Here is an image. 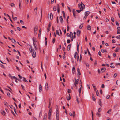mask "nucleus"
I'll return each mask as SVG.
<instances>
[{"label": "nucleus", "instance_id": "obj_1", "mask_svg": "<svg viewBox=\"0 0 120 120\" xmlns=\"http://www.w3.org/2000/svg\"><path fill=\"white\" fill-rule=\"evenodd\" d=\"M78 7H79L80 9L83 10L85 8V5L82 2H81L80 4H78Z\"/></svg>", "mask_w": 120, "mask_h": 120}, {"label": "nucleus", "instance_id": "obj_2", "mask_svg": "<svg viewBox=\"0 0 120 120\" xmlns=\"http://www.w3.org/2000/svg\"><path fill=\"white\" fill-rule=\"evenodd\" d=\"M38 29V26H36L34 28V34H36L37 33Z\"/></svg>", "mask_w": 120, "mask_h": 120}, {"label": "nucleus", "instance_id": "obj_3", "mask_svg": "<svg viewBox=\"0 0 120 120\" xmlns=\"http://www.w3.org/2000/svg\"><path fill=\"white\" fill-rule=\"evenodd\" d=\"M33 52L32 54V56L34 58H35L36 56V52L34 49H33Z\"/></svg>", "mask_w": 120, "mask_h": 120}, {"label": "nucleus", "instance_id": "obj_4", "mask_svg": "<svg viewBox=\"0 0 120 120\" xmlns=\"http://www.w3.org/2000/svg\"><path fill=\"white\" fill-rule=\"evenodd\" d=\"M45 88L46 89V91H47L49 89V86L48 85V84L47 82L45 84Z\"/></svg>", "mask_w": 120, "mask_h": 120}, {"label": "nucleus", "instance_id": "obj_5", "mask_svg": "<svg viewBox=\"0 0 120 120\" xmlns=\"http://www.w3.org/2000/svg\"><path fill=\"white\" fill-rule=\"evenodd\" d=\"M42 89V87L41 84H40L39 85V91L40 92H41Z\"/></svg>", "mask_w": 120, "mask_h": 120}, {"label": "nucleus", "instance_id": "obj_6", "mask_svg": "<svg viewBox=\"0 0 120 120\" xmlns=\"http://www.w3.org/2000/svg\"><path fill=\"white\" fill-rule=\"evenodd\" d=\"M90 14V12L89 11H87L85 12V15L86 16H87Z\"/></svg>", "mask_w": 120, "mask_h": 120}, {"label": "nucleus", "instance_id": "obj_7", "mask_svg": "<svg viewBox=\"0 0 120 120\" xmlns=\"http://www.w3.org/2000/svg\"><path fill=\"white\" fill-rule=\"evenodd\" d=\"M69 96H67L66 97V98L68 100H69L71 99V97L70 94H69Z\"/></svg>", "mask_w": 120, "mask_h": 120}, {"label": "nucleus", "instance_id": "obj_8", "mask_svg": "<svg viewBox=\"0 0 120 120\" xmlns=\"http://www.w3.org/2000/svg\"><path fill=\"white\" fill-rule=\"evenodd\" d=\"M81 32L80 31H79L78 30L77 32V36L78 37H79L80 34Z\"/></svg>", "mask_w": 120, "mask_h": 120}, {"label": "nucleus", "instance_id": "obj_9", "mask_svg": "<svg viewBox=\"0 0 120 120\" xmlns=\"http://www.w3.org/2000/svg\"><path fill=\"white\" fill-rule=\"evenodd\" d=\"M60 19V20L61 23H63V19L62 16H60L59 17Z\"/></svg>", "mask_w": 120, "mask_h": 120}, {"label": "nucleus", "instance_id": "obj_10", "mask_svg": "<svg viewBox=\"0 0 120 120\" xmlns=\"http://www.w3.org/2000/svg\"><path fill=\"white\" fill-rule=\"evenodd\" d=\"M99 104L101 107L102 106V102L100 99L99 100Z\"/></svg>", "mask_w": 120, "mask_h": 120}, {"label": "nucleus", "instance_id": "obj_11", "mask_svg": "<svg viewBox=\"0 0 120 120\" xmlns=\"http://www.w3.org/2000/svg\"><path fill=\"white\" fill-rule=\"evenodd\" d=\"M106 70V69L104 68H102L101 70V71H102V72H104Z\"/></svg>", "mask_w": 120, "mask_h": 120}, {"label": "nucleus", "instance_id": "obj_12", "mask_svg": "<svg viewBox=\"0 0 120 120\" xmlns=\"http://www.w3.org/2000/svg\"><path fill=\"white\" fill-rule=\"evenodd\" d=\"M53 18V15L52 13H51L50 14V19H52Z\"/></svg>", "mask_w": 120, "mask_h": 120}, {"label": "nucleus", "instance_id": "obj_13", "mask_svg": "<svg viewBox=\"0 0 120 120\" xmlns=\"http://www.w3.org/2000/svg\"><path fill=\"white\" fill-rule=\"evenodd\" d=\"M33 49H32V46H30L29 48V50L30 52L32 53L33 52Z\"/></svg>", "mask_w": 120, "mask_h": 120}, {"label": "nucleus", "instance_id": "obj_14", "mask_svg": "<svg viewBox=\"0 0 120 120\" xmlns=\"http://www.w3.org/2000/svg\"><path fill=\"white\" fill-rule=\"evenodd\" d=\"M38 8V7H36V8H35L34 10V13H36V14H37V10H38V9L37 8Z\"/></svg>", "mask_w": 120, "mask_h": 120}, {"label": "nucleus", "instance_id": "obj_15", "mask_svg": "<svg viewBox=\"0 0 120 120\" xmlns=\"http://www.w3.org/2000/svg\"><path fill=\"white\" fill-rule=\"evenodd\" d=\"M11 42L13 43H16V42L15 40L13 38L11 39Z\"/></svg>", "mask_w": 120, "mask_h": 120}, {"label": "nucleus", "instance_id": "obj_16", "mask_svg": "<svg viewBox=\"0 0 120 120\" xmlns=\"http://www.w3.org/2000/svg\"><path fill=\"white\" fill-rule=\"evenodd\" d=\"M92 96L93 100L94 101H95L96 100V99L94 94H92Z\"/></svg>", "mask_w": 120, "mask_h": 120}, {"label": "nucleus", "instance_id": "obj_17", "mask_svg": "<svg viewBox=\"0 0 120 120\" xmlns=\"http://www.w3.org/2000/svg\"><path fill=\"white\" fill-rule=\"evenodd\" d=\"M41 28L39 30V32L38 35V37H40V36L41 34Z\"/></svg>", "mask_w": 120, "mask_h": 120}, {"label": "nucleus", "instance_id": "obj_18", "mask_svg": "<svg viewBox=\"0 0 120 120\" xmlns=\"http://www.w3.org/2000/svg\"><path fill=\"white\" fill-rule=\"evenodd\" d=\"M71 44H70L68 46V51H69L70 50V48L71 47Z\"/></svg>", "mask_w": 120, "mask_h": 120}, {"label": "nucleus", "instance_id": "obj_19", "mask_svg": "<svg viewBox=\"0 0 120 120\" xmlns=\"http://www.w3.org/2000/svg\"><path fill=\"white\" fill-rule=\"evenodd\" d=\"M77 71L79 74V75H81V73L80 72V70L79 68H78L77 69Z\"/></svg>", "mask_w": 120, "mask_h": 120}, {"label": "nucleus", "instance_id": "obj_20", "mask_svg": "<svg viewBox=\"0 0 120 120\" xmlns=\"http://www.w3.org/2000/svg\"><path fill=\"white\" fill-rule=\"evenodd\" d=\"M78 55V53L77 52H75V53L74 55V57L75 59H76L77 57V56Z\"/></svg>", "mask_w": 120, "mask_h": 120}, {"label": "nucleus", "instance_id": "obj_21", "mask_svg": "<svg viewBox=\"0 0 120 120\" xmlns=\"http://www.w3.org/2000/svg\"><path fill=\"white\" fill-rule=\"evenodd\" d=\"M19 8L20 9H21L22 8L21 4L20 1L19 3Z\"/></svg>", "mask_w": 120, "mask_h": 120}, {"label": "nucleus", "instance_id": "obj_22", "mask_svg": "<svg viewBox=\"0 0 120 120\" xmlns=\"http://www.w3.org/2000/svg\"><path fill=\"white\" fill-rule=\"evenodd\" d=\"M120 49V48L119 47H117L116 50H115V51L116 52H117Z\"/></svg>", "mask_w": 120, "mask_h": 120}, {"label": "nucleus", "instance_id": "obj_23", "mask_svg": "<svg viewBox=\"0 0 120 120\" xmlns=\"http://www.w3.org/2000/svg\"><path fill=\"white\" fill-rule=\"evenodd\" d=\"M87 29L89 30H91V26L89 25L87 26Z\"/></svg>", "mask_w": 120, "mask_h": 120}, {"label": "nucleus", "instance_id": "obj_24", "mask_svg": "<svg viewBox=\"0 0 120 120\" xmlns=\"http://www.w3.org/2000/svg\"><path fill=\"white\" fill-rule=\"evenodd\" d=\"M62 13H63V17L64 18H65V15L64 12V11H62Z\"/></svg>", "mask_w": 120, "mask_h": 120}, {"label": "nucleus", "instance_id": "obj_25", "mask_svg": "<svg viewBox=\"0 0 120 120\" xmlns=\"http://www.w3.org/2000/svg\"><path fill=\"white\" fill-rule=\"evenodd\" d=\"M76 11L77 12L79 13L81 11H83V10L82 9H80V10H76Z\"/></svg>", "mask_w": 120, "mask_h": 120}, {"label": "nucleus", "instance_id": "obj_26", "mask_svg": "<svg viewBox=\"0 0 120 120\" xmlns=\"http://www.w3.org/2000/svg\"><path fill=\"white\" fill-rule=\"evenodd\" d=\"M47 114H45L44 115V116L43 118L44 119L46 120L47 118Z\"/></svg>", "mask_w": 120, "mask_h": 120}, {"label": "nucleus", "instance_id": "obj_27", "mask_svg": "<svg viewBox=\"0 0 120 120\" xmlns=\"http://www.w3.org/2000/svg\"><path fill=\"white\" fill-rule=\"evenodd\" d=\"M4 104L6 106H9L8 104L6 102H4Z\"/></svg>", "mask_w": 120, "mask_h": 120}, {"label": "nucleus", "instance_id": "obj_28", "mask_svg": "<svg viewBox=\"0 0 120 120\" xmlns=\"http://www.w3.org/2000/svg\"><path fill=\"white\" fill-rule=\"evenodd\" d=\"M0 66L2 68L4 69H5V67L4 66L3 64L0 63Z\"/></svg>", "mask_w": 120, "mask_h": 120}, {"label": "nucleus", "instance_id": "obj_29", "mask_svg": "<svg viewBox=\"0 0 120 120\" xmlns=\"http://www.w3.org/2000/svg\"><path fill=\"white\" fill-rule=\"evenodd\" d=\"M51 115V113H48V119H49L50 118Z\"/></svg>", "mask_w": 120, "mask_h": 120}, {"label": "nucleus", "instance_id": "obj_30", "mask_svg": "<svg viewBox=\"0 0 120 120\" xmlns=\"http://www.w3.org/2000/svg\"><path fill=\"white\" fill-rule=\"evenodd\" d=\"M72 11H73V14H74H74L75 15H76V14L77 13L75 11V10L74 9H73V10Z\"/></svg>", "mask_w": 120, "mask_h": 120}, {"label": "nucleus", "instance_id": "obj_31", "mask_svg": "<svg viewBox=\"0 0 120 120\" xmlns=\"http://www.w3.org/2000/svg\"><path fill=\"white\" fill-rule=\"evenodd\" d=\"M23 81H25L26 82H28V81L27 80H26V79L25 77H23Z\"/></svg>", "mask_w": 120, "mask_h": 120}, {"label": "nucleus", "instance_id": "obj_32", "mask_svg": "<svg viewBox=\"0 0 120 120\" xmlns=\"http://www.w3.org/2000/svg\"><path fill=\"white\" fill-rule=\"evenodd\" d=\"M85 64L86 65V66L88 68H89V64H88L87 63H85Z\"/></svg>", "mask_w": 120, "mask_h": 120}, {"label": "nucleus", "instance_id": "obj_33", "mask_svg": "<svg viewBox=\"0 0 120 120\" xmlns=\"http://www.w3.org/2000/svg\"><path fill=\"white\" fill-rule=\"evenodd\" d=\"M83 26V24H81L79 26V27L80 29H81Z\"/></svg>", "mask_w": 120, "mask_h": 120}, {"label": "nucleus", "instance_id": "obj_34", "mask_svg": "<svg viewBox=\"0 0 120 120\" xmlns=\"http://www.w3.org/2000/svg\"><path fill=\"white\" fill-rule=\"evenodd\" d=\"M56 34L58 35L59 36L60 35V34L59 32V31L58 30H56Z\"/></svg>", "mask_w": 120, "mask_h": 120}, {"label": "nucleus", "instance_id": "obj_35", "mask_svg": "<svg viewBox=\"0 0 120 120\" xmlns=\"http://www.w3.org/2000/svg\"><path fill=\"white\" fill-rule=\"evenodd\" d=\"M11 6L12 7H15V5L13 3H11Z\"/></svg>", "mask_w": 120, "mask_h": 120}, {"label": "nucleus", "instance_id": "obj_36", "mask_svg": "<svg viewBox=\"0 0 120 120\" xmlns=\"http://www.w3.org/2000/svg\"><path fill=\"white\" fill-rule=\"evenodd\" d=\"M1 113L3 115H5V112L4 111H3L2 112H1Z\"/></svg>", "mask_w": 120, "mask_h": 120}, {"label": "nucleus", "instance_id": "obj_37", "mask_svg": "<svg viewBox=\"0 0 120 120\" xmlns=\"http://www.w3.org/2000/svg\"><path fill=\"white\" fill-rule=\"evenodd\" d=\"M116 38H117L118 39H120V35L119 36H117L116 37Z\"/></svg>", "mask_w": 120, "mask_h": 120}, {"label": "nucleus", "instance_id": "obj_38", "mask_svg": "<svg viewBox=\"0 0 120 120\" xmlns=\"http://www.w3.org/2000/svg\"><path fill=\"white\" fill-rule=\"evenodd\" d=\"M111 20L112 22H114V18L113 17L111 18Z\"/></svg>", "mask_w": 120, "mask_h": 120}, {"label": "nucleus", "instance_id": "obj_39", "mask_svg": "<svg viewBox=\"0 0 120 120\" xmlns=\"http://www.w3.org/2000/svg\"><path fill=\"white\" fill-rule=\"evenodd\" d=\"M71 90L69 89H68V93H71Z\"/></svg>", "mask_w": 120, "mask_h": 120}, {"label": "nucleus", "instance_id": "obj_40", "mask_svg": "<svg viewBox=\"0 0 120 120\" xmlns=\"http://www.w3.org/2000/svg\"><path fill=\"white\" fill-rule=\"evenodd\" d=\"M99 94V92H98V90L96 92V94L97 96H98Z\"/></svg>", "mask_w": 120, "mask_h": 120}, {"label": "nucleus", "instance_id": "obj_41", "mask_svg": "<svg viewBox=\"0 0 120 120\" xmlns=\"http://www.w3.org/2000/svg\"><path fill=\"white\" fill-rule=\"evenodd\" d=\"M117 73H115L113 75V77L114 78L116 77L117 76Z\"/></svg>", "mask_w": 120, "mask_h": 120}, {"label": "nucleus", "instance_id": "obj_42", "mask_svg": "<svg viewBox=\"0 0 120 120\" xmlns=\"http://www.w3.org/2000/svg\"><path fill=\"white\" fill-rule=\"evenodd\" d=\"M82 59V57L81 56V54L80 55V58L79 60V61L80 62H81V60Z\"/></svg>", "mask_w": 120, "mask_h": 120}, {"label": "nucleus", "instance_id": "obj_43", "mask_svg": "<svg viewBox=\"0 0 120 120\" xmlns=\"http://www.w3.org/2000/svg\"><path fill=\"white\" fill-rule=\"evenodd\" d=\"M101 108H99L98 111L99 112H100L101 111Z\"/></svg>", "mask_w": 120, "mask_h": 120}, {"label": "nucleus", "instance_id": "obj_44", "mask_svg": "<svg viewBox=\"0 0 120 120\" xmlns=\"http://www.w3.org/2000/svg\"><path fill=\"white\" fill-rule=\"evenodd\" d=\"M118 106V105L117 104H116L115 105H114V108H116Z\"/></svg>", "mask_w": 120, "mask_h": 120}, {"label": "nucleus", "instance_id": "obj_45", "mask_svg": "<svg viewBox=\"0 0 120 120\" xmlns=\"http://www.w3.org/2000/svg\"><path fill=\"white\" fill-rule=\"evenodd\" d=\"M111 109H109L108 111L107 112V113L109 114L110 113V112H111Z\"/></svg>", "mask_w": 120, "mask_h": 120}, {"label": "nucleus", "instance_id": "obj_46", "mask_svg": "<svg viewBox=\"0 0 120 120\" xmlns=\"http://www.w3.org/2000/svg\"><path fill=\"white\" fill-rule=\"evenodd\" d=\"M20 22L22 24H23L24 23V22L22 20H20Z\"/></svg>", "mask_w": 120, "mask_h": 120}, {"label": "nucleus", "instance_id": "obj_47", "mask_svg": "<svg viewBox=\"0 0 120 120\" xmlns=\"http://www.w3.org/2000/svg\"><path fill=\"white\" fill-rule=\"evenodd\" d=\"M14 112H15V113L17 115H17V113L16 112V109H15V107H14Z\"/></svg>", "mask_w": 120, "mask_h": 120}, {"label": "nucleus", "instance_id": "obj_48", "mask_svg": "<svg viewBox=\"0 0 120 120\" xmlns=\"http://www.w3.org/2000/svg\"><path fill=\"white\" fill-rule=\"evenodd\" d=\"M96 115H98L99 117H100V114L99 112H98L96 114Z\"/></svg>", "mask_w": 120, "mask_h": 120}, {"label": "nucleus", "instance_id": "obj_49", "mask_svg": "<svg viewBox=\"0 0 120 120\" xmlns=\"http://www.w3.org/2000/svg\"><path fill=\"white\" fill-rule=\"evenodd\" d=\"M76 101L78 104H79V102L78 100V98L77 96L76 97Z\"/></svg>", "mask_w": 120, "mask_h": 120}, {"label": "nucleus", "instance_id": "obj_50", "mask_svg": "<svg viewBox=\"0 0 120 120\" xmlns=\"http://www.w3.org/2000/svg\"><path fill=\"white\" fill-rule=\"evenodd\" d=\"M73 117H74L75 115V112L74 111L73 112Z\"/></svg>", "mask_w": 120, "mask_h": 120}, {"label": "nucleus", "instance_id": "obj_51", "mask_svg": "<svg viewBox=\"0 0 120 120\" xmlns=\"http://www.w3.org/2000/svg\"><path fill=\"white\" fill-rule=\"evenodd\" d=\"M55 41V39L54 38L52 41V42L53 44L54 43Z\"/></svg>", "mask_w": 120, "mask_h": 120}, {"label": "nucleus", "instance_id": "obj_52", "mask_svg": "<svg viewBox=\"0 0 120 120\" xmlns=\"http://www.w3.org/2000/svg\"><path fill=\"white\" fill-rule=\"evenodd\" d=\"M98 54L99 56H101V53L100 51L98 52Z\"/></svg>", "mask_w": 120, "mask_h": 120}, {"label": "nucleus", "instance_id": "obj_53", "mask_svg": "<svg viewBox=\"0 0 120 120\" xmlns=\"http://www.w3.org/2000/svg\"><path fill=\"white\" fill-rule=\"evenodd\" d=\"M117 31H120V27H118L117 28Z\"/></svg>", "mask_w": 120, "mask_h": 120}, {"label": "nucleus", "instance_id": "obj_54", "mask_svg": "<svg viewBox=\"0 0 120 120\" xmlns=\"http://www.w3.org/2000/svg\"><path fill=\"white\" fill-rule=\"evenodd\" d=\"M110 97V95H107V96L106 97V98L107 99H108Z\"/></svg>", "mask_w": 120, "mask_h": 120}, {"label": "nucleus", "instance_id": "obj_55", "mask_svg": "<svg viewBox=\"0 0 120 120\" xmlns=\"http://www.w3.org/2000/svg\"><path fill=\"white\" fill-rule=\"evenodd\" d=\"M67 42L68 43H70L71 42V41L70 40L68 39L67 40Z\"/></svg>", "mask_w": 120, "mask_h": 120}, {"label": "nucleus", "instance_id": "obj_56", "mask_svg": "<svg viewBox=\"0 0 120 120\" xmlns=\"http://www.w3.org/2000/svg\"><path fill=\"white\" fill-rule=\"evenodd\" d=\"M52 110L51 109H51H50V110H49V113H51V112H52Z\"/></svg>", "mask_w": 120, "mask_h": 120}, {"label": "nucleus", "instance_id": "obj_57", "mask_svg": "<svg viewBox=\"0 0 120 120\" xmlns=\"http://www.w3.org/2000/svg\"><path fill=\"white\" fill-rule=\"evenodd\" d=\"M91 113H92V120H93V111L92 110L91 111Z\"/></svg>", "mask_w": 120, "mask_h": 120}, {"label": "nucleus", "instance_id": "obj_58", "mask_svg": "<svg viewBox=\"0 0 120 120\" xmlns=\"http://www.w3.org/2000/svg\"><path fill=\"white\" fill-rule=\"evenodd\" d=\"M51 23L50 22H49V24L48 25V27L50 28V27L51 26Z\"/></svg>", "mask_w": 120, "mask_h": 120}, {"label": "nucleus", "instance_id": "obj_59", "mask_svg": "<svg viewBox=\"0 0 120 120\" xmlns=\"http://www.w3.org/2000/svg\"><path fill=\"white\" fill-rule=\"evenodd\" d=\"M8 76L10 77L11 78V79H12L13 77L11 76V75L10 74H9Z\"/></svg>", "mask_w": 120, "mask_h": 120}, {"label": "nucleus", "instance_id": "obj_60", "mask_svg": "<svg viewBox=\"0 0 120 120\" xmlns=\"http://www.w3.org/2000/svg\"><path fill=\"white\" fill-rule=\"evenodd\" d=\"M97 61L96 60H95V62L94 63V65H96L97 64Z\"/></svg>", "mask_w": 120, "mask_h": 120}, {"label": "nucleus", "instance_id": "obj_61", "mask_svg": "<svg viewBox=\"0 0 120 120\" xmlns=\"http://www.w3.org/2000/svg\"><path fill=\"white\" fill-rule=\"evenodd\" d=\"M11 111L12 113L13 114V115L15 116H16L14 114V113L13 111L12 110H11Z\"/></svg>", "mask_w": 120, "mask_h": 120}, {"label": "nucleus", "instance_id": "obj_62", "mask_svg": "<svg viewBox=\"0 0 120 120\" xmlns=\"http://www.w3.org/2000/svg\"><path fill=\"white\" fill-rule=\"evenodd\" d=\"M69 114L71 116H73V114L71 112H70L69 113Z\"/></svg>", "mask_w": 120, "mask_h": 120}, {"label": "nucleus", "instance_id": "obj_63", "mask_svg": "<svg viewBox=\"0 0 120 120\" xmlns=\"http://www.w3.org/2000/svg\"><path fill=\"white\" fill-rule=\"evenodd\" d=\"M18 75V76L20 79H21L22 78V77L20 75Z\"/></svg>", "mask_w": 120, "mask_h": 120}, {"label": "nucleus", "instance_id": "obj_64", "mask_svg": "<svg viewBox=\"0 0 120 120\" xmlns=\"http://www.w3.org/2000/svg\"><path fill=\"white\" fill-rule=\"evenodd\" d=\"M78 83V82H77L75 81L74 82V84H77Z\"/></svg>", "mask_w": 120, "mask_h": 120}]
</instances>
